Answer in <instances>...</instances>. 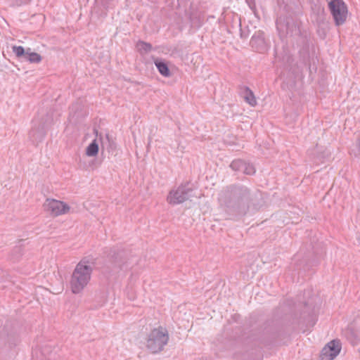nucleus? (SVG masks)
Returning <instances> with one entry per match:
<instances>
[{
  "label": "nucleus",
  "mask_w": 360,
  "mask_h": 360,
  "mask_svg": "<svg viewBox=\"0 0 360 360\" xmlns=\"http://www.w3.org/2000/svg\"><path fill=\"white\" fill-rule=\"evenodd\" d=\"M218 200L226 213L231 215H244L249 210L254 196L245 186H230L220 191Z\"/></svg>",
  "instance_id": "obj_1"
},
{
  "label": "nucleus",
  "mask_w": 360,
  "mask_h": 360,
  "mask_svg": "<svg viewBox=\"0 0 360 360\" xmlns=\"http://www.w3.org/2000/svg\"><path fill=\"white\" fill-rule=\"evenodd\" d=\"M94 262L86 257L83 258L75 266L70 281L74 294L80 293L89 283Z\"/></svg>",
  "instance_id": "obj_2"
},
{
  "label": "nucleus",
  "mask_w": 360,
  "mask_h": 360,
  "mask_svg": "<svg viewBox=\"0 0 360 360\" xmlns=\"http://www.w3.org/2000/svg\"><path fill=\"white\" fill-rule=\"evenodd\" d=\"M168 340L169 335L165 329L155 328L148 335L146 346L152 353H158L164 349Z\"/></svg>",
  "instance_id": "obj_3"
},
{
  "label": "nucleus",
  "mask_w": 360,
  "mask_h": 360,
  "mask_svg": "<svg viewBox=\"0 0 360 360\" xmlns=\"http://www.w3.org/2000/svg\"><path fill=\"white\" fill-rule=\"evenodd\" d=\"M191 192L192 188L189 187L188 183L181 184L169 192L167 201L172 205L183 203L189 198Z\"/></svg>",
  "instance_id": "obj_4"
},
{
  "label": "nucleus",
  "mask_w": 360,
  "mask_h": 360,
  "mask_svg": "<svg viewBox=\"0 0 360 360\" xmlns=\"http://www.w3.org/2000/svg\"><path fill=\"white\" fill-rule=\"evenodd\" d=\"M328 8L337 26L345 23L348 11L347 5L342 0H331L328 3Z\"/></svg>",
  "instance_id": "obj_5"
},
{
  "label": "nucleus",
  "mask_w": 360,
  "mask_h": 360,
  "mask_svg": "<svg viewBox=\"0 0 360 360\" xmlns=\"http://www.w3.org/2000/svg\"><path fill=\"white\" fill-rule=\"evenodd\" d=\"M44 210L53 217L65 214L70 211V206L65 202L53 198H47L44 205Z\"/></svg>",
  "instance_id": "obj_6"
},
{
  "label": "nucleus",
  "mask_w": 360,
  "mask_h": 360,
  "mask_svg": "<svg viewBox=\"0 0 360 360\" xmlns=\"http://www.w3.org/2000/svg\"><path fill=\"white\" fill-rule=\"evenodd\" d=\"M250 46L253 49L259 53H264L268 50V45L264 39V32H256L250 39Z\"/></svg>",
  "instance_id": "obj_7"
},
{
  "label": "nucleus",
  "mask_w": 360,
  "mask_h": 360,
  "mask_svg": "<svg viewBox=\"0 0 360 360\" xmlns=\"http://www.w3.org/2000/svg\"><path fill=\"white\" fill-rule=\"evenodd\" d=\"M46 134L45 126L41 123H37L36 120L33 121V126L29 133V138L34 143L41 142Z\"/></svg>",
  "instance_id": "obj_8"
},
{
  "label": "nucleus",
  "mask_w": 360,
  "mask_h": 360,
  "mask_svg": "<svg viewBox=\"0 0 360 360\" xmlns=\"http://www.w3.org/2000/svg\"><path fill=\"white\" fill-rule=\"evenodd\" d=\"M230 167L234 171L240 172L248 175H252L255 172V169L252 164L242 160H235L232 161Z\"/></svg>",
  "instance_id": "obj_9"
},
{
  "label": "nucleus",
  "mask_w": 360,
  "mask_h": 360,
  "mask_svg": "<svg viewBox=\"0 0 360 360\" xmlns=\"http://www.w3.org/2000/svg\"><path fill=\"white\" fill-rule=\"evenodd\" d=\"M343 335L353 345H357L360 341V335L358 330L352 326H347L343 331Z\"/></svg>",
  "instance_id": "obj_10"
},
{
  "label": "nucleus",
  "mask_w": 360,
  "mask_h": 360,
  "mask_svg": "<svg viewBox=\"0 0 360 360\" xmlns=\"http://www.w3.org/2000/svg\"><path fill=\"white\" fill-rule=\"evenodd\" d=\"M341 350V344L340 342V340H333L330 342H329L325 347H324V352H327V351H329L333 358L335 359L340 352Z\"/></svg>",
  "instance_id": "obj_11"
},
{
  "label": "nucleus",
  "mask_w": 360,
  "mask_h": 360,
  "mask_svg": "<svg viewBox=\"0 0 360 360\" xmlns=\"http://www.w3.org/2000/svg\"><path fill=\"white\" fill-rule=\"evenodd\" d=\"M241 89V94L245 102L251 106H255L257 105V100L253 92L248 86H243Z\"/></svg>",
  "instance_id": "obj_12"
},
{
  "label": "nucleus",
  "mask_w": 360,
  "mask_h": 360,
  "mask_svg": "<svg viewBox=\"0 0 360 360\" xmlns=\"http://www.w3.org/2000/svg\"><path fill=\"white\" fill-rule=\"evenodd\" d=\"M155 65L158 70L159 72L164 77H169L170 76V71L169 70V68L165 62H163L161 60H155Z\"/></svg>",
  "instance_id": "obj_13"
},
{
  "label": "nucleus",
  "mask_w": 360,
  "mask_h": 360,
  "mask_svg": "<svg viewBox=\"0 0 360 360\" xmlns=\"http://www.w3.org/2000/svg\"><path fill=\"white\" fill-rule=\"evenodd\" d=\"M98 144L95 139L86 147V155L89 157H94L98 154Z\"/></svg>",
  "instance_id": "obj_14"
},
{
  "label": "nucleus",
  "mask_w": 360,
  "mask_h": 360,
  "mask_svg": "<svg viewBox=\"0 0 360 360\" xmlns=\"http://www.w3.org/2000/svg\"><path fill=\"white\" fill-rule=\"evenodd\" d=\"M136 48L141 54H143L152 50V45L143 41H139L136 44Z\"/></svg>",
  "instance_id": "obj_15"
},
{
  "label": "nucleus",
  "mask_w": 360,
  "mask_h": 360,
  "mask_svg": "<svg viewBox=\"0 0 360 360\" xmlns=\"http://www.w3.org/2000/svg\"><path fill=\"white\" fill-rule=\"evenodd\" d=\"M25 59L30 63H39L41 60V57L37 53H30L28 51H27L25 54Z\"/></svg>",
  "instance_id": "obj_16"
},
{
  "label": "nucleus",
  "mask_w": 360,
  "mask_h": 360,
  "mask_svg": "<svg viewBox=\"0 0 360 360\" xmlns=\"http://www.w3.org/2000/svg\"><path fill=\"white\" fill-rule=\"evenodd\" d=\"M96 139H99L101 141V146L102 148H105V145L107 143L110 142V137L108 134L105 135V138L103 137L101 134H98L97 131H95Z\"/></svg>",
  "instance_id": "obj_17"
},
{
  "label": "nucleus",
  "mask_w": 360,
  "mask_h": 360,
  "mask_svg": "<svg viewBox=\"0 0 360 360\" xmlns=\"http://www.w3.org/2000/svg\"><path fill=\"white\" fill-rule=\"evenodd\" d=\"M13 52L15 54L17 57H22L23 56L25 58V54L26 52L25 51V49L21 46H13L12 47Z\"/></svg>",
  "instance_id": "obj_18"
},
{
  "label": "nucleus",
  "mask_w": 360,
  "mask_h": 360,
  "mask_svg": "<svg viewBox=\"0 0 360 360\" xmlns=\"http://www.w3.org/2000/svg\"><path fill=\"white\" fill-rule=\"evenodd\" d=\"M334 358L332 355V354L327 351V352H324V347L322 349L321 355H320V360H333Z\"/></svg>",
  "instance_id": "obj_19"
}]
</instances>
